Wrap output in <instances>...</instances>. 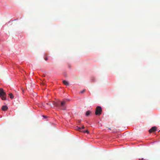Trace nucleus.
Listing matches in <instances>:
<instances>
[{
	"label": "nucleus",
	"instance_id": "obj_12",
	"mask_svg": "<svg viewBox=\"0 0 160 160\" xmlns=\"http://www.w3.org/2000/svg\"><path fill=\"white\" fill-rule=\"evenodd\" d=\"M81 128V129H84L85 128V127L84 126H82V127Z\"/></svg>",
	"mask_w": 160,
	"mask_h": 160
},
{
	"label": "nucleus",
	"instance_id": "obj_6",
	"mask_svg": "<svg viewBox=\"0 0 160 160\" xmlns=\"http://www.w3.org/2000/svg\"><path fill=\"white\" fill-rule=\"evenodd\" d=\"M63 83L64 85H68V83L67 81L63 80Z\"/></svg>",
	"mask_w": 160,
	"mask_h": 160
},
{
	"label": "nucleus",
	"instance_id": "obj_3",
	"mask_svg": "<svg viewBox=\"0 0 160 160\" xmlns=\"http://www.w3.org/2000/svg\"><path fill=\"white\" fill-rule=\"evenodd\" d=\"M102 112V108L100 106H97L96 108L95 114L96 115L99 116Z\"/></svg>",
	"mask_w": 160,
	"mask_h": 160
},
{
	"label": "nucleus",
	"instance_id": "obj_13",
	"mask_svg": "<svg viewBox=\"0 0 160 160\" xmlns=\"http://www.w3.org/2000/svg\"><path fill=\"white\" fill-rule=\"evenodd\" d=\"M45 59L46 61H47L48 60V58H45Z\"/></svg>",
	"mask_w": 160,
	"mask_h": 160
},
{
	"label": "nucleus",
	"instance_id": "obj_8",
	"mask_svg": "<svg viewBox=\"0 0 160 160\" xmlns=\"http://www.w3.org/2000/svg\"><path fill=\"white\" fill-rule=\"evenodd\" d=\"M9 95L10 97V98L11 99H13L14 98V96L11 93H10L9 94Z\"/></svg>",
	"mask_w": 160,
	"mask_h": 160
},
{
	"label": "nucleus",
	"instance_id": "obj_7",
	"mask_svg": "<svg viewBox=\"0 0 160 160\" xmlns=\"http://www.w3.org/2000/svg\"><path fill=\"white\" fill-rule=\"evenodd\" d=\"M90 113L91 111H88L86 112V116H88L90 115Z\"/></svg>",
	"mask_w": 160,
	"mask_h": 160
},
{
	"label": "nucleus",
	"instance_id": "obj_16",
	"mask_svg": "<svg viewBox=\"0 0 160 160\" xmlns=\"http://www.w3.org/2000/svg\"><path fill=\"white\" fill-rule=\"evenodd\" d=\"M160 132V130L159 131V132Z\"/></svg>",
	"mask_w": 160,
	"mask_h": 160
},
{
	"label": "nucleus",
	"instance_id": "obj_15",
	"mask_svg": "<svg viewBox=\"0 0 160 160\" xmlns=\"http://www.w3.org/2000/svg\"><path fill=\"white\" fill-rule=\"evenodd\" d=\"M80 122H81V121H79V123H80Z\"/></svg>",
	"mask_w": 160,
	"mask_h": 160
},
{
	"label": "nucleus",
	"instance_id": "obj_4",
	"mask_svg": "<svg viewBox=\"0 0 160 160\" xmlns=\"http://www.w3.org/2000/svg\"><path fill=\"white\" fill-rule=\"evenodd\" d=\"M156 130L157 127H153L149 130V132L150 133H151L152 132H155L156 131Z\"/></svg>",
	"mask_w": 160,
	"mask_h": 160
},
{
	"label": "nucleus",
	"instance_id": "obj_5",
	"mask_svg": "<svg viewBox=\"0 0 160 160\" xmlns=\"http://www.w3.org/2000/svg\"><path fill=\"white\" fill-rule=\"evenodd\" d=\"M3 111H5L7 110L8 109V107L7 106H3L2 108Z\"/></svg>",
	"mask_w": 160,
	"mask_h": 160
},
{
	"label": "nucleus",
	"instance_id": "obj_2",
	"mask_svg": "<svg viewBox=\"0 0 160 160\" xmlns=\"http://www.w3.org/2000/svg\"><path fill=\"white\" fill-rule=\"evenodd\" d=\"M6 94L2 88H0V97L2 100H6Z\"/></svg>",
	"mask_w": 160,
	"mask_h": 160
},
{
	"label": "nucleus",
	"instance_id": "obj_1",
	"mask_svg": "<svg viewBox=\"0 0 160 160\" xmlns=\"http://www.w3.org/2000/svg\"><path fill=\"white\" fill-rule=\"evenodd\" d=\"M66 102L64 100L62 101L58 100L55 102H53V104L55 106L60 108L61 110H64L65 109V105Z\"/></svg>",
	"mask_w": 160,
	"mask_h": 160
},
{
	"label": "nucleus",
	"instance_id": "obj_10",
	"mask_svg": "<svg viewBox=\"0 0 160 160\" xmlns=\"http://www.w3.org/2000/svg\"><path fill=\"white\" fill-rule=\"evenodd\" d=\"M85 90H86L85 89H83V90L81 91L80 92L81 93H82L85 92Z\"/></svg>",
	"mask_w": 160,
	"mask_h": 160
},
{
	"label": "nucleus",
	"instance_id": "obj_9",
	"mask_svg": "<svg viewBox=\"0 0 160 160\" xmlns=\"http://www.w3.org/2000/svg\"><path fill=\"white\" fill-rule=\"evenodd\" d=\"M77 129L80 132L83 131H82V130L81 128L80 127H78Z\"/></svg>",
	"mask_w": 160,
	"mask_h": 160
},
{
	"label": "nucleus",
	"instance_id": "obj_11",
	"mask_svg": "<svg viewBox=\"0 0 160 160\" xmlns=\"http://www.w3.org/2000/svg\"><path fill=\"white\" fill-rule=\"evenodd\" d=\"M82 132H83L84 133H88L89 132V131H88V130H86L85 131H83Z\"/></svg>",
	"mask_w": 160,
	"mask_h": 160
},
{
	"label": "nucleus",
	"instance_id": "obj_14",
	"mask_svg": "<svg viewBox=\"0 0 160 160\" xmlns=\"http://www.w3.org/2000/svg\"><path fill=\"white\" fill-rule=\"evenodd\" d=\"M43 117L45 118H46V116H44Z\"/></svg>",
	"mask_w": 160,
	"mask_h": 160
}]
</instances>
